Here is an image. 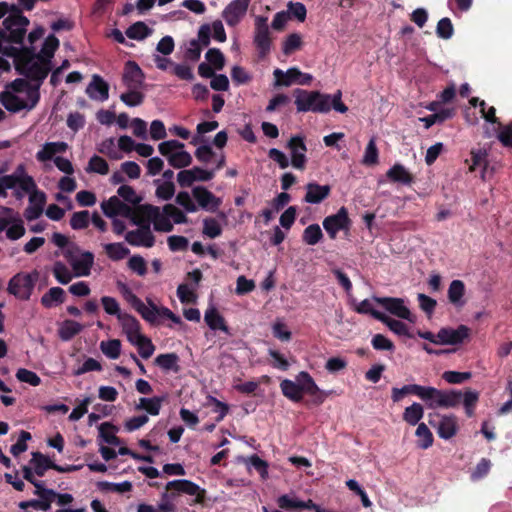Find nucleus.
<instances>
[{"label": "nucleus", "instance_id": "nucleus-1", "mask_svg": "<svg viewBox=\"0 0 512 512\" xmlns=\"http://www.w3.org/2000/svg\"><path fill=\"white\" fill-rule=\"evenodd\" d=\"M0 19H3L0 26V64H8L2 57L13 58L15 63L20 50L11 43L22 44L30 21L19 8L7 2H0Z\"/></svg>", "mask_w": 512, "mask_h": 512}, {"label": "nucleus", "instance_id": "nucleus-2", "mask_svg": "<svg viewBox=\"0 0 512 512\" xmlns=\"http://www.w3.org/2000/svg\"><path fill=\"white\" fill-rule=\"evenodd\" d=\"M166 492L162 495V502L156 508L158 512H175V505L166 499L173 498L175 493H183L190 496H195L191 504H204L206 500V490L202 489L196 483L187 479H177L169 481L166 484Z\"/></svg>", "mask_w": 512, "mask_h": 512}, {"label": "nucleus", "instance_id": "nucleus-3", "mask_svg": "<svg viewBox=\"0 0 512 512\" xmlns=\"http://www.w3.org/2000/svg\"><path fill=\"white\" fill-rule=\"evenodd\" d=\"M44 35V29L37 27L28 34L29 47L25 49L28 59L25 64H50V61L59 47V40L54 35H49L42 44L40 50L34 43ZM14 64H22L18 59Z\"/></svg>", "mask_w": 512, "mask_h": 512}, {"label": "nucleus", "instance_id": "nucleus-4", "mask_svg": "<svg viewBox=\"0 0 512 512\" xmlns=\"http://www.w3.org/2000/svg\"><path fill=\"white\" fill-rule=\"evenodd\" d=\"M121 290L125 298L129 301L131 306L141 315V317L150 324H155L158 317H163L171 320L172 322L179 324L181 318L174 314L167 307H158L151 300H147L149 306H146L143 301L138 298L132 291L125 285L121 284Z\"/></svg>", "mask_w": 512, "mask_h": 512}, {"label": "nucleus", "instance_id": "nucleus-5", "mask_svg": "<svg viewBox=\"0 0 512 512\" xmlns=\"http://www.w3.org/2000/svg\"><path fill=\"white\" fill-rule=\"evenodd\" d=\"M293 95L298 112L327 113L330 111V95L299 88L294 90Z\"/></svg>", "mask_w": 512, "mask_h": 512}, {"label": "nucleus", "instance_id": "nucleus-6", "mask_svg": "<svg viewBox=\"0 0 512 512\" xmlns=\"http://www.w3.org/2000/svg\"><path fill=\"white\" fill-rule=\"evenodd\" d=\"M39 273L35 270L32 273L19 272L8 282L7 292L15 298L27 301L30 299Z\"/></svg>", "mask_w": 512, "mask_h": 512}, {"label": "nucleus", "instance_id": "nucleus-7", "mask_svg": "<svg viewBox=\"0 0 512 512\" xmlns=\"http://www.w3.org/2000/svg\"><path fill=\"white\" fill-rule=\"evenodd\" d=\"M40 100V93L36 89L31 90L29 93V100L22 99L16 96L13 92L3 91L0 93V103L10 112L17 113L21 110L33 109Z\"/></svg>", "mask_w": 512, "mask_h": 512}, {"label": "nucleus", "instance_id": "nucleus-8", "mask_svg": "<svg viewBox=\"0 0 512 512\" xmlns=\"http://www.w3.org/2000/svg\"><path fill=\"white\" fill-rule=\"evenodd\" d=\"M101 209L108 218L123 216L132 219L134 224H139V221L134 218L132 207L121 201L117 196H112L107 201H103L101 203Z\"/></svg>", "mask_w": 512, "mask_h": 512}, {"label": "nucleus", "instance_id": "nucleus-9", "mask_svg": "<svg viewBox=\"0 0 512 512\" xmlns=\"http://www.w3.org/2000/svg\"><path fill=\"white\" fill-rule=\"evenodd\" d=\"M297 381L300 385L301 395L308 394L311 396L310 403L312 405L319 406L325 401L326 393L320 390L308 372L301 371L297 376Z\"/></svg>", "mask_w": 512, "mask_h": 512}, {"label": "nucleus", "instance_id": "nucleus-10", "mask_svg": "<svg viewBox=\"0 0 512 512\" xmlns=\"http://www.w3.org/2000/svg\"><path fill=\"white\" fill-rule=\"evenodd\" d=\"M350 225L351 220L344 206L341 207L336 214L327 216L323 220V227L331 239H335L340 230H348Z\"/></svg>", "mask_w": 512, "mask_h": 512}, {"label": "nucleus", "instance_id": "nucleus-11", "mask_svg": "<svg viewBox=\"0 0 512 512\" xmlns=\"http://www.w3.org/2000/svg\"><path fill=\"white\" fill-rule=\"evenodd\" d=\"M251 0H232L222 11V18L229 27L237 26L245 17Z\"/></svg>", "mask_w": 512, "mask_h": 512}, {"label": "nucleus", "instance_id": "nucleus-12", "mask_svg": "<svg viewBox=\"0 0 512 512\" xmlns=\"http://www.w3.org/2000/svg\"><path fill=\"white\" fill-rule=\"evenodd\" d=\"M373 300L381 305L384 309H386L391 314L401 318L408 320L410 322H414L415 319L411 314L410 310L405 306L404 300L401 298L395 297H373Z\"/></svg>", "mask_w": 512, "mask_h": 512}, {"label": "nucleus", "instance_id": "nucleus-13", "mask_svg": "<svg viewBox=\"0 0 512 512\" xmlns=\"http://www.w3.org/2000/svg\"><path fill=\"white\" fill-rule=\"evenodd\" d=\"M138 210L149 220L154 223V229L160 232H170L173 230V224L170 219L157 206L145 204L138 207Z\"/></svg>", "mask_w": 512, "mask_h": 512}, {"label": "nucleus", "instance_id": "nucleus-14", "mask_svg": "<svg viewBox=\"0 0 512 512\" xmlns=\"http://www.w3.org/2000/svg\"><path fill=\"white\" fill-rule=\"evenodd\" d=\"M140 227L136 230L128 231L125 234V240L132 246H144L151 248L155 244V236L153 235L150 224H138Z\"/></svg>", "mask_w": 512, "mask_h": 512}, {"label": "nucleus", "instance_id": "nucleus-15", "mask_svg": "<svg viewBox=\"0 0 512 512\" xmlns=\"http://www.w3.org/2000/svg\"><path fill=\"white\" fill-rule=\"evenodd\" d=\"M73 250H78L76 245H72L64 252V256L70 261L73 269L76 271L78 276L90 275L91 268L94 263V255L89 251H85L81 254L80 259H73Z\"/></svg>", "mask_w": 512, "mask_h": 512}, {"label": "nucleus", "instance_id": "nucleus-16", "mask_svg": "<svg viewBox=\"0 0 512 512\" xmlns=\"http://www.w3.org/2000/svg\"><path fill=\"white\" fill-rule=\"evenodd\" d=\"M267 17L258 16L255 19V35L254 43L259 50V53L266 54L271 45L270 32L267 24Z\"/></svg>", "mask_w": 512, "mask_h": 512}, {"label": "nucleus", "instance_id": "nucleus-17", "mask_svg": "<svg viewBox=\"0 0 512 512\" xmlns=\"http://www.w3.org/2000/svg\"><path fill=\"white\" fill-rule=\"evenodd\" d=\"M198 37L204 45L209 44L210 37L220 43L225 42L227 39L226 31L221 20H215L200 26Z\"/></svg>", "mask_w": 512, "mask_h": 512}, {"label": "nucleus", "instance_id": "nucleus-18", "mask_svg": "<svg viewBox=\"0 0 512 512\" xmlns=\"http://www.w3.org/2000/svg\"><path fill=\"white\" fill-rule=\"evenodd\" d=\"M17 73L22 75L32 83V86H38V91L54 66H14Z\"/></svg>", "mask_w": 512, "mask_h": 512}, {"label": "nucleus", "instance_id": "nucleus-19", "mask_svg": "<svg viewBox=\"0 0 512 512\" xmlns=\"http://www.w3.org/2000/svg\"><path fill=\"white\" fill-rule=\"evenodd\" d=\"M288 148L291 151L292 166L299 170L304 169L307 161L305 156L307 147L304 142V138L298 135L291 137L288 142Z\"/></svg>", "mask_w": 512, "mask_h": 512}, {"label": "nucleus", "instance_id": "nucleus-20", "mask_svg": "<svg viewBox=\"0 0 512 512\" xmlns=\"http://www.w3.org/2000/svg\"><path fill=\"white\" fill-rule=\"evenodd\" d=\"M192 194L198 205L207 211L215 212L221 204V199L203 186L194 187Z\"/></svg>", "mask_w": 512, "mask_h": 512}, {"label": "nucleus", "instance_id": "nucleus-21", "mask_svg": "<svg viewBox=\"0 0 512 512\" xmlns=\"http://www.w3.org/2000/svg\"><path fill=\"white\" fill-rule=\"evenodd\" d=\"M122 81L127 89L141 90L145 84V74L140 66H126L122 75Z\"/></svg>", "mask_w": 512, "mask_h": 512}, {"label": "nucleus", "instance_id": "nucleus-22", "mask_svg": "<svg viewBox=\"0 0 512 512\" xmlns=\"http://www.w3.org/2000/svg\"><path fill=\"white\" fill-rule=\"evenodd\" d=\"M331 192L329 185H320L316 182H310L306 185V194L304 201L310 204H319L325 200Z\"/></svg>", "mask_w": 512, "mask_h": 512}, {"label": "nucleus", "instance_id": "nucleus-23", "mask_svg": "<svg viewBox=\"0 0 512 512\" xmlns=\"http://www.w3.org/2000/svg\"><path fill=\"white\" fill-rule=\"evenodd\" d=\"M30 205L25 210V217L27 220H35L43 213L44 205L46 203V195L42 191H34L29 196Z\"/></svg>", "mask_w": 512, "mask_h": 512}, {"label": "nucleus", "instance_id": "nucleus-24", "mask_svg": "<svg viewBox=\"0 0 512 512\" xmlns=\"http://www.w3.org/2000/svg\"><path fill=\"white\" fill-rule=\"evenodd\" d=\"M86 93L91 99L98 101H106L109 97V85L99 75H93L90 84L86 89Z\"/></svg>", "mask_w": 512, "mask_h": 512}, {"label": "nucleus", "instance_id": "nucleus-25", "mask_svg": "<svg viewBox=\"0 0 512 512\" xmlns=\"http://www.w3.org/2000/svg\"><path fill=\"white\" fill-rule=\"evenodd\" d=\"M428 391L424 390V386L418 384H408L401 388L393 387L391 390V398L393 402H400L407 395H416L420 399L424 396H429Z\"/></svg>", "mask_w": 512, "mask_h": 512}, {"label": "nucleus", "instance_id": "nucleus-26", "mask_svg": "<svg viewBox=\"0 0 512 512\" xmlns=\"http://www.w3.org/2000/svg\"><path fill=\"white\" fill-rule=\"evenodd\" d=\"M180 358L176 353L159 354L154 363L165 372L179 373L181 367L179 365Z\"/></svg>", "mask_w": 512, "mask_h": 512}, {"label": "nucleus", "instance_id": "nucleus-27", "mask_svg": "<svg viewBox=\"0 0 512 512\" xmlns=\"http://www.w3.org/2000/svg\"><path fill=\"white\" fill-rule=\"evenodd\" d=\"M65 301L66 293L61 287L50 288L40 299L41 305L47 309L61 305Z\"/></svg>", "mask_w": 512, "mask_h": 512}, {"label": "nucleus", "instance_id": "nucleus-28", "mask_svg": "<svg viewBox=\"0 0 512 512\" xmlns=\"http://www.w3.org/2000/svg\"><path fill=\"white\" fill-rule=\"evenodd\" d=\"M204 320L211 330H220L229 334V327L226 325L224 317L214 306L205 311Z\"/></svg>", "mask_w": 512, "mask_h": 512}, {"label": "nucleus", "instance_id": "nucleus-29", "mask_svg": "<svg viewBox=\"0 0 512 512\" xmlns=\"http://www.w3.org/2000/svg\"><path fill=\"white\" fill-rule=\"evenodd\" d=\"M424 390L429 391V396L421 397L423 401L431 408L448 407V392L441 391L433 387H424Z\"/></svg>", "mask_w": 512, "mask_h": 512}, {"label": "nucleus", "instance_id": "nucleus-30", "mask_svg": "<svg viewBox=\"0 0 512 512\" xmlns=\"http://www.w3.org/2000/svg\"><path fill=\"white\" fill-rule=\"evenodd\" d=\"M30 464L33 465L34 472L38 477H43L47 470H55L56 467V463L41 452L32 453Z\"/></svg>", "mask_w": 512, "mask_h": 512}, {"label": "nucleus", "instance_id": "nucleus-31", "mask_svg": "<svg viewBox=\"0 0 512 512\" xmlns=\"http://www.w3.org/2000/svg\"><path fill=\"white\" fill-rule=\"evenodd\" d=\"M386 177L393 183L410 185L413 182L412 174L399 163L394 164L387 172Z\"/></svg>", "mask_w": 512, "mask_h": 512}, {"label": "nucleus", "instance_id": "nucleus-32", "mask_svg": "<svg viewBox=\"0 0 512 512\" xmlns=\"http://www.w3.org/2000/svg\"><path fill=\"white\" fill-rule=\"evenodd\" d=\"M68 144L66 142H48L43 148L37 152L36 158L38 161L45 162L53 159L57 153H63L67 150Z\"/></svg>", "mask_w": 512, "mask_h": 512}, {"label": "nucleus", "instance_id": "nucleus-33", "mask_svg": "<svg viewBox=\"0 0 512 512\" xmlns=\"http://www.w3.org/2000/svg\"><path fill=\"white\" fill-rule=\"evenodd\" d=\"M302 76V72H300L296 68H290L288 71L283 72L280 69H276L274 71L275 77V85L277 86H290L294 83L299 84V77Z\"/></svg>", "mask_w": 512, "mask_h": 512}, {"label": "nucleus", "instance_id": "nucleus-34", "mask_svg": "<svg viewBox=\"0 0 512 512\" xmlns=\"http://www.w3.org/2000/svg\"><path fill=\"white\" fill-rule=\"evenodd\" d=\"M83 329H84V326L82 324H80L79 322L67 319V320H64L62 322L61 326L59 327L58 335H59V338L63 341H70L76 335H78Z\"/></svg>", "mask_w": 512, "mask_h": 512}, {"label": "nucleus", "instance_id": "nucleus-35", "mask_svg": "<svg viewBox=\"0 0 512 512\" xmlns=\"http://www.w3.org/2000/svg\"><path fill=\"white\" fill-rule=\"evenodd\" d=\"M375 319L384 323L391 331L400 336H410L407 325L400 321L387 316L384 313H376Z\"/></svg>", "mask_w": 512, "mask_h": 512}, {"label": "nucleus", "instance_id": "nucleus-36", "mask_svg": "<svg viewBox=\"0 0 512 512\" xmlns=\"http://www.w3.org/2000/svg\"><path fill=\"white\" fill-rule=\"evenodd\" d=\"M280 388L282 394L290 401L299 403L303 400L298 381L296 383L292 380L284 379L280 383Z\"/></svg>", "mask_w": 512, "mask_h": 512}, {"label": "nucleus", "instance_id": "nucleus-37", "mask_svg": "<svg viewBox=\"0 0 512 512\" xmlns=\"http://www.w3.org/2000/svg\"><path fill=\"white\" fill-rule=\"evenodd\" d=\"M465 285L461 280H453L450 282V304L461 308L466 304Z\"/></svg>", "mask_w": 512, "mask_h": 512}, {"label": "nucleus", "instance_id": "nucleus-38", "mask_svg": "<svg viewBox=\"0 0 512 512\" xmlns=\"http://www.w3.org/2000/svg\"><path fill=\"white\" fill-rule=\"evenodd\" d=\"M39 499H31L28 501H22L18 504V507L22 510L33 508L35 510L47 511L51 508L52 502L55 497L50 496H38Z\"/></svg>", "mask_w": 512, "mask_h": 512}, {"label": "nucleus", "instance_id": "nucleus-39", "mask_svg": "<svg viewBox=\"0 0 512 512\" xmlns=\"http://www.w3.org/2000/svg\"><path fill=\"white\" fill-rule=\"evenodd\" d=\"M118 320L128 340H131L130 335L139 332L140 323L134 316L127 313H123L122 315H118Z\"/></svg>", "mask_w": 512, "mask_h": 512}, {"label": "nucleus", "instance_id": "nucleus-40", "mask_svg": "<svg viewBox=\"0 0 512 512\" xmlns=\"http://www.w3.org/2000/svg\"><path fill=\"white\" fill-rule=\"evenodd\" d=\"M118 428L110 422H104L99 426V435L104 442L110 445L117 446L120 444V439L115 435Z\"/></svg>", "mask_w": 512, "mask_h": 512}, {"label": "nucleus", "instance_id": "nucleus-41", "mask_svg": "<svg viewBox=\"0 0 512 512\" xmlns=\"http://www.w3.org/2000/svg\"><path fill=\"white\" fill-rule=\"evenodd\" d=\"M200 41H201L200 39L199 40L192 39L183 44V46L181 47V50H182L185 60L191 61V62H195V61L199 60L200 55H201Z\"/></svg>", "mask_w": 512, "mask_h": 512}, {"label": "nucleus", "instance_id": "nucleus-42", "mask_svg": "<svg viewBox=\"0 0 512 512\" xmlns=\"http://www.w3.org/2000/svg\"><path fill=\"white\" fill-rule=\"evenodd\" d=\"M424 410L421 404L414 402L405 408L403 420L411 426L416 425L423 417Z\"/></svg>", "mask_w": 512, "mask_h": 512}, {"label": "nucleus", "instance_id": "nucleus-43", "mask_svg": "<svg viewBox=\"0 0 512 512\" xmlns=\"http://www.w3.org/2000/svg\"><path fill=\"white\" fill-rule=\"evenodd\" d=\"M163 398L152 397V398H140L137 409H143L152 416H157L160 413Z\"/></svg>", "mask_w": 512, "mask_h": 512}, {"label": "nucleus", "instance_id": "nucleus-44", "mask_svg": "<svg viewBox=\"0 0 512 512\" xmlns=\"http://www.w3.org/2000/svg\"><path fill=\"white\" fill-rule=\"evenodd\" d=\"M479 401V393L477 391L466 389L463 394L462 405L465 409L467 417L471 418L475 414V407Z\"/></svg>", "mask_w": 512, "mask_h": 512}, {"label": "nucleus", "instance_id": "nucleus-45", "mask_svg": "<svg viewBox=\"0 0 512 512\" xmlns=\"http://www.w3.org/2000/svg\"><path fill=\"white\" fill-rule=\"evenodd\" d=\"M471 329L466 325H459L456 329H450V346L461 345L469 341Z\"/></svg>", "mask_w": 512, "mask_h": 512}, {"label": "nucleus", "instance_id": "nucleus-46", "mask_svg": "<svg viewBox=\"0 0 512 512\" xmlns=\"http://www.w3.org/2000/svg\"><path fill=\"white\" fill-rule=\"evenodd\" d=\"M97 487L102 492H117L126 493L132 491L133 485L130 481H124L121 483H111L108 481H100L97 483Z\"/></svg>", "mask_w": 512, "mask_h": 512}, {"label": "nucleus", "instance_id": "nucleus-47", "mask_svg": "<svg viewBox=\"0 0 512 512\" xmlns=\"http://www.w3.org/2000/svg\"><path fill=\"white\" fill-rule=\"evenodd\" d=\"M417 446L421 449L429 448L433 443V435L425 423H420L416 429Z\"/></svg>", "mask_w": 512, "mask_h": 512}, {"label": "nucleus", "instance_id": "nucleus-48", "mask_svg": "<svg viewBox=\"0 0 512 512\" xmlns=\"http://www.w3.org/2000/svg\"><path fill=\"white\" fill-rule=\"evenodd\" d=\"M107 256L113 261H120L129 255L130 250L122 243H109L104 246Z\"/></svg>", "mask_w": 512, "mask_h": 512}, {"label": "nucleus", "instance_id": "nucleus-49", "mask_svg": "<svg viewBox=\"0 0 512 512\" xmlns=\"http://www.w3.org/2000/svg\"><path fill=\"white\" fill-rule=\"evenodd\" d=\"M379 162V152L376 146L375 138L372 137L365 149L362 163L366 166H373Z\"/></svg>", "mask_w": 512, "mask_h": 512}, {"label": "nucleus", "instance_id": "nucleus-50", "mask_svg": "<svg viewBox=\"0 0 512 512\" xmlns=\"http://www.w3.org/2000/svg\"><path fill=\"white\" fill-rule=\"evenodd\" d=\"M120 95V100L129 107L139 106L143 103L145 95L138 89H127Z\"/></svg>", "mask_w": 512, "mask_h": 512}, {"label": "nucleus", "instance_id": "nucleus-51", "mask_svg": "<svg viewBox=\"0 0 512 512\" xmlns=\"http://www.w3.org/2000/svg\"><path fill=\"white\" fill-rule=\"evenodd\" d=\"M100 349L110 359H117L121 354V342L118 339L102 341Z\"/></svg>", "mask_w": 512, "mask_h": 512}, {"label": "nucleus", "instance_id": "nucleus-52", "mask_svg": "<svg viewBox=\"0 0 512 512\" xmlns=\"http://www.w3.org/2000/svg\"><path fill=\"white\" fill-rule=\"evenodd\" d=\"M90 213L88 210L74 212L70 218V226L74 230H83L89 226Z\"/></svg>", "mask_w": 512, "mask_h": 512}, {"label": "nucleus", "instance_id": "nucleus-53", "mask_svg": "<svg viewBox=\"0 0 512 512\" xmlns=\"http://www.w3.org/2000/svg\"><path fill=\"white\" fill-rule=\"evenodd\" d=\"M323 237L318 224H311L304 229L302 239L308 245H316Z\"/></svg>", "mask_w": 512, "mask_h": 512}, {"label": "nucleus", "instance_id": "nucleus-54", "mask_svg": "<svg viewBox=\"0 0 512 512\" xmlns=\"http://www.w3.org/2000/svg\"><path fill=\"white\" fill-rule=\"evenodd\" d=\"M86 171L106 175L109 172V165L104 158L98 155H93L88 162Z\"/></svg>", "mask_w": 512, "mask_h": 512}, {"label": "nucleus", "instance_id": "nucleus-55", "mask_svg": "<svg viewBox=\"0 0 512 512\" xmlns=\"http://www.w3.org/2000/svg\"><path fill=\"white\" fill-rule=\"evenodd\" d=\"M150 34H151V30L143 22L134 23L126 31V35L130 39H135V40H143Z\"/></svg>", "mask_w": 512, "mask_h": 512}, {"label": "nucleus", "instance_id": "nucleus-56", "mask_svg": "<svg viewBox=\"0 0 512 512\" xmlns=\"http://www.w3.org/2000/svg\"><path fill=\"white\" fill-rule=\"evenodd\" d=\"M135 346L137 347L140 356L144 359L150 358L155 351L154 344L151 339L146 336H139L135 341Z\"/></svg>", "mask_w": 512, "mask_h": 512}, {"label": "nucleus", "instance_id": "nucleus-57", "mask_svg": "<svg viewBox=\"0 0 512 512\" xmlns=\"http://www.w3.org/2000/svg\"><path fill=\"white\" fill-rule=\"evenodd\" d=\"M168 163L173 168L180 169L189 166L192 163V157L187 151H179L170 155Z\"/></svg>", "mask_w": 512, "mask_h": 512}, {"label": "nucleus", "instance_id": "nucleus-58", "mask_svg": "<svg viewBox=\"0 0 512 512\" xmlns=\"http://www.w3.org/2000/svg\"><path fill=\"white\" fill-rule=\"evenodd\" d=\"M8 87L15 93H25L28 100L31 90L36 89L37 93H40L38 86H32V83L26 80V78H17L12 81Z\"/></svg>", "mask_w": 512, "mask_h": 512}, {"label": "nucleus", "instance_id": "nucleus-59", "mask_svg": "<svg viewBox=\"0 0 512 512\" xmlns=\"http://www.w3.org/2000/svg\"><path fill=\"white\" fill-rule=\"evenodd\" d=\"M53 275L56 278V280L63 285L68 284L73 278L71 271L67 268V266L64 263L60 261H57L54 264Z\"/></svg>", "mask_w": 512, "mask_h": 512}, {"label": "nucleus", "instance_id": "nucleus-60", "mask_svg": "<svg viewBox=\"0 0 512 512\" xmlns=\"http://www.w3.org/2000/svg\"><path fill=\"white\" fill-rule=\"evenodd\" d=\"M203 234L211 239L219 237L222 234L220 224L214 218H205L203 220Z\"/></svg>", "mask_w": 512, "mask_h": 512}, {"label": "nucleus", "instance_id": "nucleus-61", "mask_svg": "<svg viewBox=\"0 0 512 512\" xmlns=\"http://www.w3.org/2000/svg\"><path fill=\"white\" fill-rule=\"evenodd\" d=\"M117 194L119 197L123 198L125 202L132 205H138L142 200V198L136 194L133 187L129 185H121L117 190Z\"/></svg>", "mask_w": 512, "mask_h": 512}, {"label": "nucleus", "instance_id": "nucleus-62", "mask_svg": "<svg viewBox=\"0 0 512 512\" xmlns=\"http://www.w3.org/2000/svg\"><path fill=\"white\" fill-rule=\"evenodd\" d=\"M286 12H288L290 19L295 18L299 22H303L306 19V7L300 2H289L287 4Z\"/></svg>", "mask_w": 512, "mask_h": 512}, {"label": "nucleus", "instance_id": "nucleus-63", "mask_svg": "<svg viewBox=\"0 0 512 512\" xmlns=\"http://www.w3.org/2000/svg\"><path fill=\"white\" fill-rule=\"evenodd\" d=\"M163 213L170 219L172 218L174 223L183 224L187 222L186 214L173 204H166L163 207Z\"/></svg>", "mask_w": 512, "mask_h": 512}, {"label": "nucleus", "instance_id": "nucleus-64", "mask_svg": "<svg viewBox=\"0 0 512 512\" xmlns=\"http://www.w3.org/2000/svg\"><path fill=\"white\" fill-rule=\"evenodd\" d=\"M372 347L378 351H394L393 342L382 334H375L371 340Z\"/></svg>", "mask_w": 512, "mask_h": 512}]
</instances>
